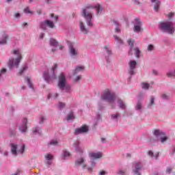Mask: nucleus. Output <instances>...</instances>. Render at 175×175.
I'll use <instances>...</instances> for the list:
<instances>
[{"mask_svg": "<svg viewBox=\"0 0 175 175\" xmlns=\"http://www.w3.org/2000/svg\"><path fill=\"white\" fill-rule=\"evenodd\" d=\"M134 165H135V169L133 170V173H135V174H137V175H142V174H140V170L142 167H143V165H142V163L139 162H135L134 163Z\"/></svg>", "mask_w": 175, "mask_h": 175, "instance_id": "9d476101", "label": "nucleus"}, {"mask_svg": "<svg viewBox=\"0 0 175 175\" xmlns=\"http://www.w3.org/2000/svg\"><path fill=\"white\" fill-rule=\"evenodd\" d=\"M96 8L97 14L102 12L103 8L100 5H88L82 9V16L85 18L86 23L89 27H92V9Z\"/></svg>", "mask_w": 175, "mask_h": 175, "instance_id": "f257e3e1", "label": "nucleus"}, {"mask_svg": "<svg viewBox=\"0 0 175 175\" xmlns=\"http://www.w3.org/2000/svg\"><path fill=\"white\" fill-rule=\"evenodd\" d=\"M65 107V103H59V109H62Z\"/></svg>", "mask_w": 175, "mask_h": 175, "instance_id": "58836bf2", "label": "nucleus"}, {"mask_svg": "<svg viewBox=\"0 0 175 175\" xmlns=\"http://www.w3.org/2000/svg\"><path fill=\"white\" fill-rule=\"evenodd\" d=\"M119 116H120V115H118V113L113 114L111 116V118H113V120H116V118H118Z\"/></svg>", "mask_w": 175, "mask_h": 175, "instance_id": "79ce46f5", "label": "nucleus"}, {"mask_svg": "<svg viewBox=\"0 0 175 175\" xmlns=\"http://www.w3.org/2000/svg\"><path fill=\"white\" fill-rule=\"evenodd\" d=\"M11 152L12 155H17V154H23L24 150H25V145H22L21 148L17 150V145L14 144H11Z\"/></svg>", "mask_w": 175, "mask_h": 175, "instance_id": "423d86ee", "label": "nucleus"}, {"mask_svg": "<svg viewBox=\"0 0 175 175\" xmlns=\"http://www.w3.org/2000/svg\"><path fill=\"white\" fill-rule=\"evenodd\" d=\"M129 55H130L132 57V48L130 49V51H129Z\"/></svg>", "mask_w": 175, "mask_h": 175, "instance_id": "6e6d98bb", "label": "nucleus"}, {"mask_svg": "<svg viewBox=\"0 0 175 175\" xmlns=\"http://www.w3.org/2000/svg\"><path fill=\"white\" fill-rule=\"evenodd\" d=\"M44 80H46V81H48V83H50V79L51 78L49 75V72L46 71L44 73Z\"/></svg>", "mask_w": 175, "mask_h": 175, "instance_id": "5701e85b", "label": "nucleus"}, {"mask_svg": "<svg viewBox=\"0 0 175 175\" xmlns=\"http://www.w3.org/2000/svg\"><path fill=\"white\" fill-rule=\"evenodd\" d=\"M63 157L64 158H66V157H70V153L66 150L63 151Z\"/></svg>", "mask_w": 175, "mask_h": 175, "instance_id": "473e14b6", "label": "nucleus"}, {"mask_svg": "<svg viewBox=\"0 0 175 175\" xmlns=\"http://www.w3.org/2000/svg\"><path fill=\"white\" fill-rule=\"evenodd\" d=\"M127 42L129 44V46H131V47H133V42L132 41L131 39H129Z\"/></svg>", "mask_w": 175, "mask_h": 175, "instance_id": "a19ab883", "label": "nucleus"}, {"mask_svg": "<svg viewBox=\"0 0 175 175\" xmlns=\"http://www.w3.org/2000/svg\"><path fill=\"white\" fill-rule=\"evenodd\" d=\"M85 132H88V126H83L80 129H75V135L85 133Z\"/></svg>", "mask_w": 175, "mask_h": 175, "instance_id": "f8f14e48", "label": "nucleus"}, {"mask_svg": "<svg viewBox=\"0 0 175 175\" xmlns=\"http://www.w3.org/2000/svg\"><path fill=\"white\" fill-rule=\"evenodd\" d=\"M25 25H28V23L25 22L23 23V27H25Z\"/></svg>", "mask_w": 175, "mask_h": 175, "instance_id": "0e129e2a", "label": "nucleus"}, {"mask_svg": "<svg viewBox=\"0 0 175 175\" xmlns=\"http://www.w3.org/2000/svg\"><path fill=\"white\" fill-rule=\"evenodd\" d=\"M154 100H155V98H154V96H152L150 99V102L148 105V107H151V105H154Z\"/></svg>", "mask_w": 175, "mask_h": 175, "instance_id": "72a5a7b5", "label": "nucleus"}, {"mask_svg": "<svg viewBox=\"0 0 175 175\" xmlns=\"http://www.w3.org/2000/svg\"><path fill=\"white\" fill-rule=\"evenodd\" d=\"M51 52L55 53V49H52Z\"/></svg>", "mask_w": 175, "mask_h": 175, "instance_id": "774afa93", "label": "nucleus"}, {"mask_svg": "<svg viewBox=\"0 0 175 175\" xmlns=\"http://www.w3.org/2000/svg\"><path fill=\"white\" fill-rule=\"evenodd\" d=\"M142 88L144 90H148L149 88H151L152 87L150 86V85L146 82H143L142 83Z\"/></svg>", "mask_w": 175, "mask_h": 175, "instance_id": "393cba45", "label": "nucleus"}, {"mask_svg": "<svg viewBox=\"0 0 175 175\" xmlns=\"http://www.w3.org/2000/svg\"><path fill=\"white\" fill-rule=\"evenodd\" d=\"M148 155H149V157H152V158H154V157H155V159H157V158H158V157H159V153H157L156 154L154 155V152H152V151L150 150L148 152Z\"/></svg>", "mask_w": 175, "mask_h": 175, "instance_id": "b1692460", "label": "nucleus"}, {"mask_svg": "<svg viewBox=\"0 0 175 175\" xmlns=\"http://www.w3.org/2000/svg\"><path fill=\"white\" fill-rule=\"evenodd\" d=\"M152 3H154V9L155 12H159V6H161V2L159 0H152Z\"/></svg>", "mask_w": 175, "mask_h": 175, "instance_id": "dca6fc26", "label": "nucleus"}, {"mask_svg": "<svg viewBox=\"0 0 175 175\" xmlns=\"http://www.w3.org/2000/svg\"><path fill=\"white\" fill-rule=\"evenodd\" d=\"M154 135L157 137H158L159 136H163V137H161V143H165V142H166L167 140V137L165 136V133H163L159 130H154Z\"/></svg>", "mask_w": 175, "mask_h": 175, "instance_id": "6e6552de", "label": "nucleus"}, {"mask_svg": "<svg viewBox=\"0 0 175 175\" xmlns=\"http://www.w3.org/2000/svg\"><path fill=\"white\" fill-rule=\"evenodd\" d=\"M84 70V66H77L74 72H73V75H77V73H79V72H81Z\"/></svg>", "mask_w": 175, "mask_h": 175, "instance_id": "6ab92c4d", "label": "nucleus"}, {"mask_svg": "<svg viewBox=\"0 0 175 175\" xmlns=\"http://www.w3.org/2000/svg\"><path fill=\"white\" fill-rule=\"evenodd\" d=\"M75 80H76V81H77L79 80H81V76H80V75L78 76Z\"/></svg>", "mask_w": 175, "mask_h": 175, "instance_id": "864d4df0", "label": "nucleus"}, {"mask_svg": "<svg viewBox=\"0 0 175 175\" xmlns=\"http://www.w3.org/2000/svg\"><path fill=\"white\" fill-rule=\"evenodd\" d=\"M27 69H28V66H24L23 69L19 71L20 75H22Z\"/></svg>", "mask_w": 175, "mask_h": 175, "instance_id": "f704fd0d", "label": "nucleus"}, {"mask_svg": "<svg viewBox=\"0 0 175 175\" xmlns=\"http://www.w3.org/2000/svg\"><path fill=\"white\" fill-rule=\"evenodd\" d=\"M58 68V65L57 64H55L53 66V67L51 69V72L53 73V76L51 77L52 79H57V77L55 76V74H54V72L55 71V70Z\"/></svg>", "mask_w": 175, "mask_h": 175, "instance_id": "412c9836", "label": "nucleus"}, {"mask_svg": "<svg viewBox=\"0 0 175 175\" xmlns=\"http://www.w3.org/2000/svg\"><path fill=\"white\" fill-rule=\"evenodd\" d=\"M20 16H21V15H20V13H18V12L15 14V15H14L15 18H20Z\"/></svg>", "mask_w": 175, "mask_h": 175, "instance_id": "09e8293b", "label": "nucleus"}, {"mask_svg": "<svg viewBox=\"0 0 175 175\" xmlns=\"http://www.w3.org/2000/svg\"><path fill=\"white\" fill-rule=\"evenodd\" d=\"M40 120H41V123L43 122V120H44V117L42 116L40 118Z\"/></svg>", "mask_w": 175, "mask_h": 175, "instance_id": "69168bd1", "label": "nucleus"}, {"mask_svg": "<svg viewBox=\"0 0 175 175\" xmlns=\"http://www.w3.org/2000/svg\"><path fill=\"white\" fill-rule=\"evenodd\" d=\"M129 72L131 76H133L135 75V69H136V66L137 65V63L135 60H130L129 62Z\"/></svg>", "mask_w": 175, "mask_h": 175, "instance_id": "0eeeda50", "label": "nucleus"}, {"mask_svg": "<svg viewBox=\"0 0 175 175\" xmlns=\"http://www.w3.org/2000/svg\"><path fill=\"white\" fill-rule=\"evenodd\" d=\"M26 81H27L29 88H33V85H32V83L31 82V78L27 77Z\"/></svg>", "mask_w": 175, "mask_h": 175, "instance_id": "cd10ccee", "label": "nucleus"}, {"mask_svg": "<svg viewBox=\"0 0 175 175\" xmlns=\"http://www.w3.org/2000/svg\"><path fill=\"white\" fill-rule=\"evenodd\" d=\"M135 3L137 4V5H139V1H137V0H135Z\"/></svg>", "mask_w": 175, "mask_h": 175, "instance_id": "338daca9", "label": "nucleus"}, {"mask_svg": "<svg viewBox=\"0 0 175 175\" xmlns=\"http://www.w3.org/2000/svg\"><path fill=\"white\" fill-rule=\"evenodd\" d=\"M49 27V28H54V23L51 21L46 20L41 23L40 27L42 29H44V27Z\"/></svg>", "mask_w": 175, "mask_h": 175, "instance_id": "1a4fd4ad", "label": "nucleus"}, {"mask_svg": "<svg viewBox=\"0 0 175 175\" xmlns=\"http://www.w3.org/2000/svg\"><path fill=\"white\" fill-rule=\"evenodd\" d=\"M99 174H100V175H105V174H106V172H105V171H101V172H100Z\"/></svg>", "mask_w": 175, "mask_h": 175, "instance_id": "3c124183", "label": "nucleus"}, {"mask_svg": "<svg viewBox=\"0 0 175 175\" xmlns=\"http://www.w3.org/2000/svg\"><path fill=\"white\" fill-rule=\"evenodd\" d=\"M113 23H114L115 25H116V27L115 28V31L116 32H121V29L120 28V27H118V23L116 21H113Z\"/></svg>", "mask_w": 175, "mask_h": 175, "instance_id": "bb28decb", "label": "nucleus"}, {"mask_svg": "<svg viewBox=\"0 0 175 175\" xmlns=\"http://www.w3.org/2000/svg\"><path fill=\"white\" fill-rule=\"evenodd\" d=\"M55 144H58L57 141H51V142H50L51 146H55Z\"/></svg>", "mask_w": 175, "mask_h": 175, "instance_id": "37998d69", "label": "nucleus"}, {"mask_svg": "<svg viewBox=\"0 0 175 175\" xmlns=\"http://www.w3.org/2000/svg\"><path fill=\"white\" fill-rule=\"evenodd\" d=\"M51 17H54L55 21H56V22L58 21V16H54L53 14H51Z\"/></svg>", "mask_w": 175, "mask_h": 175, "instance_id": "49530a36", "label": "nucleus"}, {"mask_svg": "<svg viewBox=\"0 0 175 175\" xmlns=\"http://www.w3.org/2000/svg\"><path fill=\"white\" fill-rule=\"evenodd\" d=\"M74 118L75 116L73 115V113H71L67 116L66 120L67 121H70V120H74Z\"/></svg>", "mask_w": 175, "mask_h": 175, "instance_id": "2f4dec72", "label": "nucleus"}, {"mask_svg": "<svg viewBox=\"0 0 175 175\" xmlns=\"http://www.w3.org/2000/svg\"><path fill=\"white\" fill-rule=\"evenodd\" d=\"M46 3H51V0H45Z\"/></svg>", "mask_w": 175, "mask_h": 175, "instance_id": "bf43d9fd", "label": "nucleus"}, {"mask_svg": "<svg viewBox=\"0 0 175 175\" xmlns=\"http://www.w3.org/2000/svg\"><path fill=\"white\" fill-rule=\"evenodd\" d=\"M140 109H142V103H140V102L137 103L136 105V109L137 110H140Z\"/></svg>", "mask_w": 175, "mask_h": 175, "instance_id": "4c0bfd02", "label": "nucleus"}, {"mask_svg": "<svg viewBox=\"0 0 175 175\" xmlns=\"http://www.w3.org/2000/svg\"><path fill=\"white\" fill-rule=\"evenodd\" d=\"M170 172H172V168L167 167V173H170Z\"/></svg>", "mask_w": 175, "mask_h": 175, "instance_id": "603ef678", "label": "nucleus"}, {"mask_svg": "<svg viewBox=\"0 0 175 175\" xmlns=\"http://www.w3.org/2000/svg\"><path fill=\"white\" fill-rule=\"evenodd\" d=\"M57 85L60 90H64L66 87V77L63 72H62L58 77Z\"/></svg>", "mask_w": 175, "mask_h": 175, "instance_id": "39448f33", "label": "nucleus"}, {"mask_svg": "<svg viewBox=\"0 0 175 175\" xmlns=\"http://www.w3.org/2000/svg\"><path fill=\"white\" fill-rule=\"evenodd\" d=\"M24 12H25V13H27V14H28V13L32 14V11L29 10V8H25L24 10Z\"/></svg>", "mask_w": 175, "mask_h": 175, "instance_id": "c03bdc74", "label": "nucleus"}, {"mask_svg": "<svg viewBox=\"0 0 175 175\" xmlns=\"http://www.w3.org/2000/svg\"><path fill=\"white\" fill-rule=\"evenodd\" d=\"M12 53L14 55H17L16 59H10L8 62V66L10 69H12L13 66H16V68H18V64L23 59V56L21 55V53L18 49H13Z\"/></svg>", "mask_w": 175, "mask_h": 175, "instance_id": "7ed1b4c3", "label": "nucleus"}, {"mask_svg": "<svg viewBox=\"0 0 175 175\" xmlns=\"http://www.w3.org/2000/svg\"><path fill=\"white\" fill-rule=\"evenodd\" d=\"M159 28L162 32H167V33H174V24L172 21L161 22L159 25Z\"/></svg>", "mask_w": 175, "mask_h": 175, "instance_id": "f03ea898", "label": "nucleus"}, {"mask_svg": "<svg viewBox=\"0 0 175 175\" xmlns=\"http://www.w3.org/2000/svg\"><path fill=\"white\" fill-rule=\"evenodd\" d=\"M161 98H162L163 99H167V98H169V96H167V94H163V95L161 96Z\"/></svg>", "mask_w": 175, "mask_h": 175, "instance_id": "de8ad7c7", "label": "nucleus"}, {"mask_svg": "<svg viewBox=\"0 0 175 175\" xmlns=\"http://www.w3.org/2000/svg\"><path fill=\"white\" fill-rule=\"evenodd\" d=\"M134 51H135V56L137 58H140V49H139V48L135 47L134 49Z\"/></svg>", "mask_w": 175, "mask_h": 175, "instance_id": "4be33fe9", "label": "nucleus"}, {"mask_svg": "<svg viewBox=\"0 0 175 175\" xmlns=\"http://www.w3.org/2000/svg\"><path fill=\"white\" fill-rule=\"evenodd\" d=\"M33 133H36V132H39V128L36 127L34 130H33Z\"/></svg>", "mask_w": 175, "mask_h": 175, "instance_id": "8fccbe9b", "label": "nucleus"}, {"mask_svg": "<svg viewBox=\"0 0 175 175\" xmlns=\"http://www.w3.org/2000/svg\"><path fill=\"white\" fill-rule=\"evenodd\" d=\"M152 50H154V45L149 44L148 46V51H152Z\"/></svg>", "mask_w": 175, "mask_h": 175, "instance_id": "e433bc0d", "label": "nucleus"}, {"mask_svg": "<svg viewBox=\"0 0 175 175\" xmlns=\"http://www.w3.org/2000/svg\"><path fill=\"white\" fill-rule=\"evenodd\" d=\"M101 142H102L103 143H105V142H106V139H105V138H101Z\"/></svg>", "mask_w": 175, "mask_h": 175, "instance_id": "052dcab7", "label": "nucleus"}, {"mask_svg": "<svg viewBox=\"0 0 175 175\" xmlns=\"http://www.w3.org/2000/svg\"><path fill=\"white\" fill-rule=\"evenodd\" d=\"M57 96H58V94L55 93V94H53V97H54V98H57Z\"/></svg>", "mask_w": 175, "mask_h": 175, "instance_id": "e2e57ef3", "label": "nucleus"}, {"mask_svg": "<svg viewBox=\"0 0 175 175\" xmlns=\"http://www.w3.org/2000/svg\"><path fill=\"white\" fill-rule=\"evenodd\" d=\"M74 147L75 148V151L79 152V154H83V149L80 147V142H77L74 144Z\"/></svg>", "mask_w": 175, "mask_h": 175, "instance_id": "2eb2a0df", "label": "nucleus"}, {"mask_svg": "<svg viewBox=\"0 0 175 175\" xmlns=\"http://www.w3.org/2000/svg\"><path fill=\"white\" fill-rule=\"evenodd\" d=\"M101 98L103 100H107L109 103H113L116 100V94L109 90H106L104 91L103 94L101 96Z\"/></svg>", "mask_w": 175, "mask_h": 175, "instance_id": "20e7f679", "label": "nucleus"}, {"mask_svg": "<svg viewBox=\"0 0 175 175\" xmlns=\"http://www.w3.org/2000/svg\"><path fill=\"white\" fill-rule=\"evenodd\" d=\"M50 44H51V46H57V44H58V42H57V40H55L54 39H51Z\"/></svg>", "mask_w": 175, "mask_h": 175, "instance_id": "7c9ffc66", "label": "nucleus"}, {"mask_svg": "<svg viewBox=\"0 0 175 175\" xmlns=\"http://www.w3.org/2000/svg\"><path fill=\"white\" fill-rule=\"evenodd\" d=\"M9 154V152L8 151H5L3 152V155L8 156Z\"/></svg>", "mask_w": 175, "mask_h": 175, "instance_id": "13d9d810", "label": "nucleus"}, {"mask_svg": "<svg viewBox=\"0 0 175 175\" xmlns=\"http://www.w3.org/2000/svg\"><path fill=\"white\" fill-rule=\"evenodd\" d=\"M69 54L70 55H77V51L75 49V48L72 46H69Z\"/></svg>", "mask_w": 175, "mask_h": 175, "instance_id": "a211bd4d", "label": "nucleus"}, {"mask_svg": "<svg viewBox=\"0 0 175 175\" xmlns=\"http://www.w3.org/2000/svg\"><path fill=\"white\" fill-rule=\"evenodd\" d=\"M174 16V12H170L169 14H168V18L169 20H172V18H173V16Z\"/></svg>", "mask_w": 175, "mask_h": 175, "instance_id": "ea45409f", "label": "nucleus"}, {"mask_svg": "<svg viewBox=\"0 0 175 175\" xmlns=\"http://www.w3.org/2000/svg\"><path fill=\"white\" fill-rule=\"evenodd\" d=\"M82 167L83 169H85V167H87V164H83Z\"/></svg>", "mask_w": 175, "mask_h": 175, "instance_id": "680f3d73", "label": "nucleus"}, {"mask_svg": "<svg viewBox=\"0 0 175 175\" xmlns=\"http://www.w3.org/2000/svg\"><path fill=\"white\" fill-rule=\"evenodd\" d=\"M115 40H116V42H119L120 44H122V40H121L120 38H118V36H115Z\"/></svg>", "mask_w": 175, "mask_h": 175, "instance_id": "c9c22d12", "label": "nucleus"}, {"mask_svg": "<svg viewBox=\"0 0 175 175\" xmlns=\"http://www.w3.org/2000/svg\"><path fill=\"white\" fill-rule=\"evenodd\" d=\"M6 72V68H3L1 70V73H5Z\"/></svg>", "mask_w": 175, "mask_h": 175, "instance_id": "5fc2aeb1", "label": "nucleus"}, {"mask_svg": "<svg viewBox=\"0 0 175 175\" xmlns=\"http://www.w3.org/2000/svg\"><path fill=\"white\" fill-rule=\"evenodd\" d=\"M89 157L90 159H99V158H102V153L100 152H92L89 154Z\"/></svg>", "mask_w": 175, "mask_h": 175, "instance_id": "ddd939ff", "label": "nucleus"}, {"mask_svg": "<svg viewBox=\"0 0 175 175\" xmlns=\"http://www.w3.org/2000/svg\"><path fill=\"white\" fill-rule=\"evenodd\" d=\"M27 119L25 118L23 120V125L20 126L18 128L19 131H21L22 133H25V132H27Z\"/></svg>", "mask_w": 175, "mask_h": 175, "instance_id": "4468645a", "label": "nucleus"}, {"mask_svg": "<svg viewBox=\"0 0 175 175\" xmlns=\"http://www.w3.org/2000/svg\"><path fill=\"white\" fill-rule=\"evenodd\" d=\"M136 25L134 26V32H140L142 31V22L140 18L135 19Z\"/></svg>", "mask_w": 175, "mask_h": 175, "instance_id": "9b49d317", "label": "nucleus"}, {"mask_svg": "<svg viewBox=\"0 0 175 175\" xmlns=\"http://www.w3.org/2000/svg\"><path fill=\"white\" fill-rule=\"evenodd\" d=\"M84 161H85V159H84V158L79 159L78 160H77L75 161L76 166H80V165H83L84 163Z\"/></svg>", "mask_w": 175, "mask_h": 175, "instance_id": "aec40b11", "label": "nucleus"}, {"mask_svg": "<svg viewBox=\"0 0 175 175\" xmlns=\"http://www.w3.org/2000/svg\"><path fill=\"white\" fill-rule=\"evenodd\" d=\"M6 39H8V36L5 34L3 36V40H0V44H6Z\"/></svg>", "mask_w": 175, "mask_h": 175, "instance_id": "a878e982", "label": "nucleus"}, {"mask_svg": "<svg viewBox=\"0 0 175 175\" xmlns=\"http://www.w3.org/2000/svg\"><path fill=\"white\" fill-rule=\"evenodd\" d=\"M44 37V33H41V34L40 35V39H43Z\"/></svg>", "mask_w": 175, "mask_h": 175, "instance_id": "4d7b16f0", "label": "nucleus"}, {"mask_svg": "<svg viewBox=\"0 0 175 175\" xmlns=\"http://www.w3.org/2000/svg\"><path fill=\"white\" fill-rule=\"evenodd\" d=\"M118 105H119L120 109H125V104H124L122 100H119L118 101Z\"/></svg>", "mask_w": 175, "mask_h": 175, "instance_id": "c756f323", "label": "nucleus"}, {"mask_svg": "<svg viewBox=\"0 0 175 175\" xmlns=\"http://www.w3.org/2000/svg\"><path fill=\"white\" fill-rule=\"evenodd\" d=\"M44 157H45V159H46V161H51V159H53V155H51L49 153H46Z\"/></svg>", "mask_w": 175, "mask_h": 175, "instance_id": "c85d7f7f", "label": "nucleus"}, {"mask_svg": "<svg viewBox=\"0 0 175 175\" xmlns=\"http://www.w3.org/2000/svg\"><path fill=\"white\" fill-rule=\"evenodd\" d=\"M79 26L81 28V32H83V33H88V30L85 29V26H84V23H83V22L81 21L79 22Z\"/></svg>", "mask_w": 175, "mask_h": 175, "instance_id": "f3484780", "label": "nucleus"}, {"mask_svg": "<svg viewBox=\"0 0 175 175\" xmlns=\"http://www.w3.org/2000/svg\"><path fill=\"white\" fill-rule=\"evenodd\" d=\"M118 174H120V175H124V174H125V171H124V170H119L118 171Z\"/></svg>", "mask_w": 175, "mask_h": 175, "instance_id": "a18cd8bd", "label": "nucleus"}]
</instances>
